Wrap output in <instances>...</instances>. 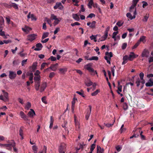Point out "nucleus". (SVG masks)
I'll list each match as a JSON object with an SVG mask.
<instances>
[{
    "label": "nucleus",
    "instance_id": "obj_1",
    "mask_svg": "<svg viewBox=\"0 0 153 153\" xmlns=\"http://www.w3.org/2000/svg\"><path fill=\"white\" fill-rule=\"evenodd\" d=\"M86 69L90 74L92 76H94L96 74H97L96 71H95L92 68V63H89L87 64Z\"/></svg>",
    "mask_w": 153,
    "mask_h": 153
},
{
    "label": "nucleus",
    "instance_id": "obj_2",
    "mask_svg": "<svg viewBox=\"0 0 153 153\" xmlns=\"http://www.w3.org/2000/svg\"><path fill=\"white\" fill-rule=\"evenodd\" d=\"M109 30L108 28L107 27L106 29V30L104 32V34L101 37V41H103L107 39L108 34V32Z\"/></svg>",
    "mask_w": 153,
    "mask_h": 153
},
{
    "label": "nucleus",
    "instance_id": "obj_3",
    "mask_svg": "<svg viewBox=\"0 0 153 153\" xmlns=\"http://www.w3.org/2000/svg\"><path fill=\"white\" fill-rule=\"evenodd\" d=\"M9 76L10 79H13L16 77V74L15 72L10 71H9Z\"/></svg>",
    "mask_w": 153,
    "mask_h": 153
},
{
    "label": "nucleus",
    "instance_id": "obj_4",
    "mask_svg": "<svg viewBox=\"0 0 153 153\" xmlns=\"http://www.w3.org/2000/svg\"><path fill=\"white\" fill-rule=\"evenodd\" d=\"M137 14L136 9H135L134 12L133 13V16H132L131 14L129 13H128L126 14V16L128 18L132 20L133 19H134L135 18L136 16L135 15Z\"/></svg>",
    "mask_w": 153,
    "mask_h": 153
},
{
    "label": "nucleus",
    "instance_id": "obj_5",
    "mask_svg": "<svg viewBox=\"0 0 153 153\" xmlns=\"http://www.w3.org/2000/svg\"><path fill=\"white\" fill-rule=\"evenodd\" d=\"M53 8L55 10L59 9V10H62L63 8V6L62 5L61 2H57L56 5L53 7Z\"/></svg>",
    "mask_w": 153,
    "mask_h": 153
},
{
    "label": "nucleus",
    "instance_id": "obj_6",
    "mask_svg": "<svg viewBox=\"0 0 153 153\" xmlns=\"http://www.w3.org/2000/svg\"><path fill=\"white\" fill-rule=\"evenodd\" d=\"M7 143V144H5V146H10L13 147L14 146H16V143L13 140L8 141Z\"/></svg>",
    "mask_w": 153,
    "mask_h": 153
},
{
    "label": "nucleus",
    "instance_id": "obj_7",
    "mask_svg": "<svg viewBox=\"0 0 153 153\" xmlns=\"http://www.w3.org/2000/svg\"><path fill=\"white\" fill-rule=\"evenodd\" d=\"M21 117L24 120L27 121L28 120V117L22 111H21L19 114Z\"/></svg>",
    "mask_w": 153,
    "mask_h": 153
},
{
    "label": "nucleus",
    "instance_id": "obj_8",
    "mask_svg": "<svg viewBox=\"0 0 153 153\" xmlns=\"http://www.w3.org/2000/svg\"><path fill=\"white\" fill-rule=\"evenodd\" d=\"M36 36V35L34 34L29 35L27 36V40L32 42L35 39Z\"/></svg>",
    "mask_w": 153,
    "mask_h": 153
},
{
    "label": "nucleus",
    "instance_id": "obj_9",
    "mask_svg": "<svg viewBox=\"0 0 153 153\" xmlns=\"http://www.w3.org/2000/svg\"><path fill=\"white\" fill-rule=\"evenodd\" d=\"M96 22L93 21L92 22H88L87 23V25L89 26V27L91 29H94L95 27Z\"/></svg>",
    "mask_w": 153,
    "mask_h": 153
},
{
    "label": "nucleus",
    "instance_id": "obj_10",
    "mask_svg": "<svg viewBox=\"0 0 153 153\" xmlns=\"http://www.w3.org/2000/svg\"><path fill=\"white\" fill-rule=\"evenodd\" d=\"M80 13H73L72 15L73 18L76 21H79L80 20L79 16L80 15Z\"/></svg>",
    "mask_w": 153,
    "mask_h": 153
},
{
    "label": "nucleus",
    "instance_id": "obj_11",
    "mask_svg": "<svg viewBox=\"0 0 153 153\" xmlns=\"http://www.w3.org/2000/svg\"><path fill=\"white\" fill-rule=\"evenodd\" d=\"M74 122L76 126V128L78 129L79 128V123L77 119V118L75 115H74Z\"/></svg>",
    "mask_w": 153,
    "mask_h": 153
},
{
    "label": "nucleus",
    "instance_id": "obj_12",
    "mask_svg": "<svg viewBox=\"0 0 153 153\" xmlns=\"http://www.w3.org/2000/svg\"><path fill=\"white\" fill-rule=\"evenodd\" d=\"M66 147L65 146L61 145L59 148V153H65Z\"/></svg>",
    "mask_w": 153,
    "mask_h": 153
},
{
    "label": "nucleus",
    "instance_id": "obj_13",
    "mask_svg": "<svg viewBox=\"0 0 153 153\" xmlns=\"http://www.w3.org/2000/svg\"><path fill=\"white\" fill-rule=\"evenodd\" d=\"M58 63H56L54 64H51V65L49 67L50 69H51L52 71H55L57 68L58 66Z\"/></svg>",
    "mask_w": 153,
    "mask_h": 153
},
{
    "label": "nucleus",
    "instance_id": "obj_14",
    "mask_svg": "<svg viewBox=\"0 0 153 153\" xmlns=\"http://www.w3.org/2000/svg\"><path fill=\"white\" fill-rule=\"evenodd\" d=\"M36 48H35L34 50L36 51H39L42 49L43 46L42 44L40 43H37L36 45Z\"/></svg>",
    "mask_w": 153,
    "mask_h": 153
},
{
    "label": "nucleus",
    "instance_id": "obj_15",
    "mask_svg": "<svg viewBox=\"0 0 153 153\" xmlns=\"http://www.w3.org/2000/svg\"><path fill=\"white\" fill-rule=\"evenodd\" d=\"M76 101H77V98L74 97L72 101L71 110L73 112H74V111L75 104Z\"/></svg>",
    "mask_w": 153,
    "mask_h": 153
},
{
    "label": "nucleus",
    "instance_id": "obj_16",
    "mask_svg": "<svg viewBox=\"0 0 153 153\" xmlns=\"http://www.w3.org/2000/svg\"><path fill=\"white\" fill-rule=\"evenodd\" d=\"M136 55L133 52H131L129 56H128L129 60L130 61H132L136 57Z\"/></svg>",
    "mask_w": 153,
    "mask_h": 153
},
{
    "label": "nucleus",
    "instance_id": "obj_17",
    "mask_svg": "<svg viewBox=\"0 0 153 153\" xmlns=\"http://www.w3.org/2000/svg\"><path fill=\"white\" fill-rule=\"evenodd\" d=\"M92 85V87L93 88L92 90H93L96 88V84L95 83H93V82L91 81H89L88 82H87V86H89Z\"/></svg>",
    "mask_w": 153,
    "mask_h": 153
},
{
    "label": "nucleus",
    "instance_id": "obj_18",
    "mask_svg": "<svg viewBox=\"0 0 153 153\" xmlns=\"http://www.w3.org/2000/svg\"><path fill=\"white\" fill-rule=\"evenodd\" d=\"M30 110L31 111L28 112L27 115L29 117H33L34 115H35V113L33 110L32 109H31Z\"/></svg>",
    "mask_w": 153,
    "mask_h": 153
},
{
    "label": "nucleus",
    "instance_id": "obj_19",
    "mask_svg": "<svg viewBox=\"0 0 153 153\" xmlns=\"http://www.w3.org/2000/svg\"><path fill=\"white\" fill-rule=\"evenodd\" d=\"M123 61L122 63V65H124L128 61V60H129V58L128 56L127 55H125L123 57Z\"/></svg>",
    "mask_w": 153,
    "mask_h": 153
},
{
    "label": "nucleus",
    "instance_id": "obj_20",
    "mask_svg": "<svg viewBox=\"0 0 153 153\" xmlns=\"http://www.w3.org/2000/svg\"><path fill=\"white\" fill-rule=\"evenodd\" d=\"M47 87V83L45 82L43 83L41 86L40 91L42 92Z\"/></svg>",
    "mask_w": 153,
    "mask_h": 153
},
{
    "label": "nucleus",
    "instance_id": "obj_21",
    "mask_svg": "<svg viewBox=\"0 0 153 153\" xmlns=\"http://www.w3.org/2000/svg\"><path fill=\"white\" fill-rule=\"evenodd\" d=\"M88 112H87V120L89 117L91 111V105H89L88 107Z\"/></svg>",
    "mask_w": 153,
    "mask_h": 153
},
{
    "label": "nucleus",
    "instance_id": "obj_22",
    "mask_svg": "<svg viewBox=\"0 0 153 153\" xmlns=\"http://www.w3.org/2000/svg\"><path fill=\"white\" fill-rule=\"evenodd\" d=\"M104 151L103 149H102L100 146H97V153H103Z\"/></svg>",
    "mask_w": 153,
    "mask_h": 153
},
{
    "label": "nucleus",
    "instance_id": "obj_23",
    "mask_svg": "<svg viewBox=\"0 0 153 153\" xmlns=\"http://www.w3.org/2000/svg\"><path fill=\"white\" fill-rule=\"evenodd\" d=\"M27 18L28 19L31 18L32 20H36V19L34 15L33 14H30V13H28L27 15Z\"/></svg>",
    "mask_w": 153,
    "mask_h": 153
},
{
    "label": "nucleus",
    "instance_id": "obj_24",
    "mask_svg": "<svg viewBox=\"0 0 153 153\" xmlns=\"http://www.w3.org/2000/svg\"><path fill=\"white\" fill-rule=\"evenodd\" d=\"M53 121H54V120L53 119V117L52 116H51L50 120V126H49V128L50 129H51L52 128Z\"/></svg>",
    "mask_w": 153,
    "mask_h": 153
},
{
    "label": "nucleus",
    "instance_id": "obj_25",
    "mask_svg": "<svg viewBox=\"0 0 153 153\" xmlns=\"http://www.w3.org/2000/svg\"><path fill=\"white\" fill-rule=\"evenodd\" d=\"M9 4H10V7H13V8H14L15 9H18V5L14 3H11V2H10L9 3Z\"/></svg>",
    "mask_w": 153,
    "mask_h": 153
},
{
    "label": "nucleus",
    "instance_id": "obj_26",
    "mask_svg": "<svg viewBox=\"0 0 153 153\" xmlns=\"http://www.w3.org/2000/svg\"><path fill=\"white\" fill-rule=\"evenodd\" d=\"M61 19V18H57L56 19L54 20L55 21L53 23L54 25L55 26L56 25L58 24Z\"/></svg>",
    "mask_w": 153,
    "mask_h": 153
},
{
    "label": "nucleus",
    "instance_id": "obj_27",
    "mask_svg": "<svg viewBox=\"0 0 153 153\" xmlns=\"http://www.w3.org/2000/svg\"><path fill=\"white\" fill-rule=\"evenodd\" d=\"M87 60H95L97 61L98 60V57L96 56H93L91 58H88L87 57Z\"/></svg>",
    "mask_w": 153,
    "mask_h": 153
},
{
    "label": "nucleus",
    "instance_id": "obj_28",
    "mask_svg": "<svg viewBox=\"0 0 153 153\" xmlns=\"http://www.w3.org/2000/svg\"><path fill=\"white\" fill-rule=\"evenodd\" d=\"M37 62H34L32 66V69L33 71H35L37 68Z\"/></svg>",
    "mask_w": 153,
    "mask_h": 153
},
{
    "label": "nucleus",
    "instance_id": "obj_29",
    "mask_svg": "<svg viewBox=\"0 0 153 153\" xmlns=\"http://www.w3.org/2000/svg\"><path fill=\"white\" fill-rule=\"evenodd\" d=\"M94 5V2L93 1H89L88 4L87 5L88 8L89 9H91L92 8V6H93V5Z\"/></svg>",
    "mask_w": 153,
    "mask_h": 153
},
{
    "label": "nucleus",
    "instance_id": "obj_30",
    "mask_svg": "<svg viewBox=\"0 0 153 153\" xmlns=\"http://www.w3.org/2000/svg\"><path fill=\"white\" fill-rule=\"evenodd\" d=\"M4 24V20L2 16H0V27Z\"/></svg>",
    "mask_w": 153,
    "mask_h": 153
},
{
    "label": "nucleus",
    "instance_id": "obj_31",
    "mask_svg": "<svg viewBox=\"0 0 153 153\" xmlns=\"http://www.w3.org/2000/svg\"><path fill=\"white\" fill-rule=\"evenodd\" d=\"M59 73L60 74H64L65 72H66L67 70L65 68H60L59 69Z\"/></svg>",
    "mask_w": 153,
    "mask_h": 153
},
{
    "label": "nucleus",
    "instance_id": "obj_32",
    "mask_svg": "<svg viewBox=\"0 0 153 153\" xmlns=\"http://www.w3.org/2000/svg\"><path fill=\"white\" fill-rule=\"evenodd\" d=\"M105 55L106 56H109V59H110V60L111 59V58L113 56V54L111 52H110L109 53L108 52H106L105 53Z\"/></svg>",
    "mask_w": 153,
    "mask_h": 153
},
{
    "label": "nucleus",
    "instance_id": "obj_33",
    "mask_svg": "<svg viewBox=\"0 0 153 153\" xmlns=\"http://www.w3.org/2000/svg\"><path fill=\"white\" fill-rule=\"evenodd\" d=\"M2 92H3V93L4 94V97H5V99L7 100L8 99V93L7 92H5V91L4 90H2Z\"/></svg>",
    "mask_w": 153,
    "mask_h": 153
},
{
    "label": "nucleus",
    "instance_id": "obj_34",
    "mask_svg": "<svg viewBox=\"0 0 153 153\" xmlns=\"http://www.w3.org/2000/svg\"><path fill=\"white\" fill-rule=\"evenodd\" d=\"M118 33V31L117 32H114L113 33L112 38L114 39V41H116V36Z\"/></svg>",
    "mask_w": 153,
    "mask_h": 153
},
{
    "label": "nucleus",
    "instance_id": "obj_35",
    "mask_svg": "<svg viewBox=\"0 0 153 153\" xmlns=\"http://www.w3.org/2000/svg\"><path fill=\"white\" fill-rule=\"evenodd\" d=\"M31 107V104L29 102H28L27 103L25 107V108L27 110H28Z\"/></svg>",
    "mask_w": 153,
    "mask_h": 153
},
{
    "label": "nucleus",
    "instance_id": "obj_36",
    "mask_svg": "<svg viewBox=\"0 0 153 153\" xmlns=\"http://www.w3.org/2000/svg\"><path fill=\"white\" fill-rule=\"evenodd\" d=\"M149 17V15L146 14V16H144L143 18V19L142 20L143 22H146Z\"/></svg>",
    "mask_w": 153,
    "mask_h": 153
},
{
    "label": "nucleus",
    "instance_id": "obj_37",
    "mask_svg": "<svg viewBox=\"0 0 153 153\" xmlns=\"http://www.w3.org/2000/svg\"><path fill=\"white\" fill-rule=\"evenodd\" d=\"M37 147L35 145H33L32 146V149L35 153H36L37 152Z\"/></svg>",
    "mask_w": 153,
    "mask_h": 153
},
{
    "label": "nucleus",
    "instance_id": "obj_38",
    "mask_svg": "<svg viewBox=\"0 0 153 153\" xmlns=\"http://www.w3.org/2000/svg\"><path fill=\"white\" fill-rule=\"evenodd\" d=\"M49 35V33H43L42 37V39H45V38L47 37Z\"/></svg>",
    "mask_w": 153,
    "mask_h": 153
},
{
    "label": "nucleus",
    "instance_id": "obj_39",
    "mask_svg": "<svg viewBox=\"0 0 153 153\" xmlns=\"http://www.w3.org/2000/svg\"><path fill=\"white\" fill-rule=\"evenodd\" d=\"M76 93L81 95L83 97H85L84 95V92L82 90H81L80 92L77 91Z\"/></svg>",
    "mask_w": 153,
    "mask_h": 153
},
{
    "label": "nucleus",
    "instance_id": "obj_40",
    "mask_svg": "<svg viewBox=\"0 0 153 153\" xmlns=\"http://www.w3.org/2000/svg\"><path fill=\"white\" fill-rule=\"evenodd\" d=\"M143 133V132L142 131H141L140 133V135L141 137V139L143 140H146L145 136L142 134Z\"/></svg>",
    "mask_w": 153,
    "mask_h": 153
},
{
    "label": "nucleus",
    "instance_id": "obj_41",
    "mask_svg": "<svg viewBox=\"0 0 153 153\" xmlns=\"http://www.w3.org/2000/svg\"><path fill=\"white\" fill-rule=\"evenodd\" d=\"M47 150V147L45 146H44L42 151L40 152V153H46Z\"/></svg>",
    "mask_w": 153,
    "mask_h": 153
},
{
    "label": "nucleus",
    "instance_id": "obj_42",
    "mask_svg": "<svg viewBox=\"0 0 153 153\" xmlns=\"http://www.w3.org/2000/svg\"><path fill=\"white\" fill-rule=\"evenodd\" d=\"M100 91L99 90L97 89L96 90L95 92L91 93V95L92 96H95Z\"/></svg>",
    "mask_w": 153,
    "mask_h": 153
},
{
    "label": "nucleus",
    "instance_id": "obj_43",
    "mask_svg": "<svg viewBox=\"0 0 153 153\" xmlns=\"http://www.w3.org/2000/svg\"><path fill=\"white\" fill-rule=\"evenodd\" d=\"M146 87H151L153 86V81L151 82H147L145 84Z\"/></svg>",
    "mask_w": 153,
    "mask_h": 153
},
{
    "label": "nucleus",
    "instance_id": "obj_44",
    "mask_svg": "<svg viewBox=\"0 0 153 153\" xmlns=\"http://www.w3.org/2000/svg\"><path fill=\"white\" fill-rule=\"evenodd\" d=\"M42 101L45 104L47 103V102L46 101V97L45 96L43 97L42 98Z\"/></svg>",
    "mask_w": 153,
    "mask_h": 153
},
{
    "label": "nucleus",
    "instance_id": "obj_45",
    "mask_svg": "<svg viewBox=\"0 0 153 153\" xmlns=\"http://www.w3.org/2000/svg\"><path fill=\"white\" fill-rule=\"evenodd\" d=\"M140 80L139 78H138L136 81V83L137 84V86L138 87L140 85Z\"/></svg>",
    "mask_w": 153,
    "mask_h": 153
},
{
    "label": "nucleus",
    "instance_id": "obj_46",
    "mask_svg": "<svg viewBox=\"0 0 153 153\" xmlns=\"http://www.w3.org/2000/svg\"><path fill=\"white\" fill-rule=\"evenodd\" d=\"M40 76H35L34 79L35 81H38L40 80Z\"/></svg>",
    "mask_w": 153,
    "mask_h": 153
},
{
    "label": "nucleus",
    "instance_id": "obj_47",
    "mask_svg": "<svg viewBox=\"0 0 153 153\" xmlns=\"http://www.w3.org/2000/svg\"><path fill=\"white\" fill-rule=\"evenodd\" d=\"M40 86V83L39 82H37V84L36 85L35 87V88L37 91H38L39 90V87Z\"/></svg>",
    "mask_w": 153,
    "mask_h": 153
},
{
    "label": "nucleus",
    "instance_id": "obj_48",
    "mask_svg": "<svg viewBox=\"0 0 153 153\" xmlns=\"http://www.w3.org/2000/svg\"><path fill=\"white\" fill-rule=\"evenodd\" d=\"M95 15L93 13H91L90 14H89L87 17V18H92L93 17H95Z\"/></svg>",
    "mask_w": 153,
    "mask_h": 153
},
{
    "label": "nucleus",
    "instance_id": "obj_49",
    "mask_svg": "<svg viewBox=\"0 0 153 153\" xmlns=\"http://www.w3.org/2000/svg\"><path fill=\"white\" fill-rule=\"evenodd\" d=\"M95 144L94 143L91 146V148L90 149V151L91 152L94 150V149H95Z\"/></svg>",
    "mask_w": 153,
    "mask_h": 153
},
{
    "label": "nucleus",
    "instance_id": "obj_50",
    "mask_svg": "<svg viewBox=\"0 0 153 153\" xmlns=\"http://www.w3.org/2000/svg\"><path fill=\"white\" fill-rule=\"evenodd\" d=\"M149 95L153 96V89L151 88L149 91L148 93Z\"/></svg>",
    "mask_w": 153,
    "mask_h": 153
},
{
    "label": "nucleus",
    "instance_id": "obj_51",
    "mask_svg": "<svg viewBox=\"0 0 153 153\" xmlns=\"http://www.w3.org/2000/svg\"><path fill=\"white\" fill-rule=\"evenodd\" d=\"M127 45V43H123V45L122 46V47H121L122 49L123 50L125 49Z\"/></svg>",
    "mask_w": 153,
    "mask_h": 153
},
{
    "label": "nucleus",
    "instance_id": "obj_52",
    "mask_svg": "<svg viewBox=\"0 0 153 153\" xmlns=\"http://www.w3.org/2000/svg\"><path fill=\"white\" fill-rule=\"evenodd\" d=\"M30 76L29 77V80L30 81H32L33 78V74L32 73H30L29 74Z\"/></svg>",
    "mask_w": 153,
    "mask_h": 153
},
{
    "label": "nucleus",
    "instance_id": "obj_53",
    "mask_svg": "<svg viewBox=\"0 0 153 153\" xmlns=\"http://www.w3.org/2000/svg\"><path fill=\"white\" fill-rule=\"evenodd\" d=\"M123 108L125 110H126L128 109V105L127 103H125L123 105Z\"/></svg>",
    "mask_w": 153,
    "mask_h": 153
},
{
    "label": "nucleus",
    "instance_id": "obj_54",
    "mask_svg": "<svg viewBox=\"0 0 153 153\" xmlns=\"http://www.w3.org/2000/svg\"><path fill=\"white\" fill-rule=\"evenodd\" d=\"M136 7L133 4H132L130 8V12H131L133 11L132 10L134 9Z\"/></svg>",
    "mask_w": 153,
    "mask_h": 153
},
{
    "label": "nucleus",
    "instance_id": "obj_55",
    "mask_svg": "<svg viewBox=\"0 0 153 153\" xmlns=\"http://www.w3.org/2000/svg\"><path fill=\"white\" fill-rule=\"evenodd\" d=\"M51 18L53 20L56 19H57L56 16L53 14H52L51 15Z\"/></svg>",
    "mask_w": 153,
    "mask_h": 153
},
{
    "label": "nucleus",
    "instance_id": "obj_56",
    "mask_svg": "<svg viewBox=\"0 0 153 153\" xmlns=\"http://www.w3.org/2000/svg\"><path fill=\"white\" fill-rule=\"evenodd\" d=\"M46 62H43L41 65V69L42 70L45 67L46 65Z\"/></svg>",
    "mask_w": 153,
    "mask_h": 153
},
{
    "label": "nucleus",
    "instance_id": "obj_57",
    "mask_svg": "<svg viewBox=\"0 0 153 153\" xmlns=\"http://www.w3.org/2000/svg\"><path fill=\"white\" fill-rule=\"evenodd\" d=\"M55 75V73L53 72H51L49 75L50 78H51L53 77Z\"/></svg>",
    "mask_w": 153,
    "mask_h": 153
},
{
    "label": "nucleus",
    "instance_id": "obj_58",
    "mask_svg": "<svg viewBox=\"0 0 153 153\" xmlns=\"http://www.w3.org/2000/svg\"><path fill=\"white\" fill-rule=\"evenodd\" d=\"M60 31V28L59 27H56L54 32V34H56L59 31Z\"/></svg>",
    "mask_w": 153,
    "mask_h": 153
},
{
    "label": "nucleus",
    "instance_id": "obj_59",
    "mask_svg": "<svg viewBox=\"0 0 153 153\" xmlns=\"http://www.w3.org/2000/svg\"><path fill=\"white\" fill-rule=\"evenodd\" d=\"M13 148V151L16 153H18V149L16 148V146H14L12 147Z\"/></svg>",
    "mask_w": 153,
    "mask_h": 153
},
{
    "label": "nucleus",
    "instance_id": "obj_60",
    "mask_svg": "<svg viewBox=\"0 0 153 153\" xmlns=\"http://www.w3.org/2000/svg\"><path fill=\"white\" fill-rule=\"evenodd\" d=\"M80 10L79 11L80 13L81 12H84L85 11V9L84 7V6L83 5H81Z\"/></svg>",
    "mask_w": 153,
    "mask_h": 153
},
{
    "label": "nucleus",
    "instance_id": "obj_61",
    "mask_svg": "<svg viewBox=\"0 0 153 153\" xmlns=\"http://www.w3.org/2000/svg\"><path fill=\"white\" fill-rule=\"evenodd\" d=\"M139 1V0H133L132 1V4L136 6L137 4Z\"/></svg>",
    "mask_w": 153,
    "mask_h": 153
},
{
    "label": "nucleus",
    "instance_id": "obj_62",
    "mask_svg": "<svg viewBox=\"0 0 153 153\" xmlns=\"http://www.w3.org/2000/svg\"><path fill=\"white\" fill-rule=\"evenodd\" d=\"M139 76L141 79H143L144 76V74L143 72H141L139 74Z\"/></svg>",
    "mask_w": 153,
    "mask_h": 153
},
{
    "label": "nucleus",
    "instance_id": "obj_63",
    "mask_svg": "<svg viewBox=\"0 0 153 153\" xmlns=\"http://www.w3.org/2000/svg\"><path fill=\"white\" fill-rule=\"evenodd\" d=\"M51 59L52 61H55L56 60V58L53 56H51L48 59Z\"/></svg>",
    "mask_w": 153,
    "mask_h": 153
},
{
    "label": "nucleus",
    "instance_id": "obj_64",
    "mask_svg": "<svg viewBox=\"0 0 153 153\" xmlns=\"http://www.w3.org/2000/svg\"><path fill=\"white\" fill-rule=\"evenodd\" d=\"M27 59L23 60L21 63V65L22 66H24L25 64H26V62H27Z\"/></svg>",
    "mask_w": 153,
    "mask_h": 153
}]
</instances>
